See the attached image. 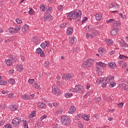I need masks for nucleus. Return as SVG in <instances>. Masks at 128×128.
Listing matches in <instances>:
<instances>
[{
  "label": "nucleus",
  "mask_w": 128,
  "mask_h": 128,
  "mask_svg": "<svg viewBox=\"0 0 128 128\" xmlns=\"http://www.w3.org/2000/svg\"><path fill=\"white\" fill-rule=\"evenodd\" d=\"M82 18V11L78 10H75L74 12H69L67 16L68 20H80Z\"/></svg>",
  "instance_id": "1"
},
{
  "label": "nucleus",
  "mask_w": 128,
  "mask_h": 128,
  "mask_svg": "<svg viewBox=\"0 0 128 128\" xmlns=\"http://www.w3.org/2000/svg\"><path fill=\"white\" fill-rule=\"evenodd\" d=\"M9 58H10L5 60L6 64H7V66H12L13 64H15L17 60L16 56L14 55H9Z\"/></svg>",
  "instance_id": "2"
},
{
  "label": "nucleus",
  "mask_w": 128,
  "mask_h": 128,
  "mask_svg": "<svg viewBox=\"0 0 128 128\" xmlns=\"http://www.w3.org/2000/svg\"><path fill=\"white\" fill-rule=\"evenodd\" d=\"M61 124L63 126H68L70 124V118L67 116H63L60 118Z\"/></svg>",
  "instance_id": "3"
},
{
  "label": "nucleus",
  "mask_w": 128,
  "mask_h": 128,
  "mask_svg": "<svg viewBox=\"0 0 128 128\" xmlns=\"http://www.w3.org/2000/svg\"><path fill=\"white\" fill-rule=\"evenodd\" d=\"M72 92H79V94H82L84 92V88L80 84L76 85L74 88L71 89Z\"/></svg>",
  "instance_id": "4"
},
{
  "label": "nucleus",
  "mask_w": 128,
  "mask_h": 128,
  "mask_svg": "<svg viewBox=\"0 0 128 128\" xmlns=\"http://www.w3.org/2000/svg\"><path fill=\"white\" fill-rule=\"evenodd\" d=\"M20 124H22V118H20V117L14 118L12 122V124L13 126H14V128L20 126Z\"/></svg>",
  "instance_id": "5"
},
{
  "label": "nucleus",
  "mask_w": 128,
  "mask_h": 128,
  "mask_svg": "<svg viewBox=\"0 0 128 128\" xmlns=\"http://www.w3.org/2000/svg\"><path fill=\"white\" fill-rule=\"evenodd\" d=\"M94 64V60L88 59L86 60L82 64V66L84 68H90Z\"/></svg>",
  "instance_id": "6"
},
{
  "label": "nucleus",
  "mask_w": 128,
  "mask_h": 128,
  "mask_svg": "<svg viewBox=\"0 0 128 128\" xmlns=\"http://www.w3.org/2000/svg\"><path fill=\"white\" fill-rule=\"evenodd\" d=\"M52 92L56 96H60V90L58 88H56V86L52 88Z\"/></svg>",
  "instance_id": "7"
},
{
  "label": "nucleus",
  "mask_w": 128,
  "mask_h": 128,
  "mask_svg": "<svg viewBox=\"0 0 128 128\" xmlns=\"http://www.w3.org/2000/svg\"><path fill=\"white\" fill-rule=\"evenodd\" d=\"M73 74H64L62 76V78L64 80H70L73 76Z\"/></svg>",
  "instance_id": "8"
},
{
  "label": "nucleus",
  "mask_w": 128,
  "mask_h": 128,
  "mask_svg": "<svg viewBox=\"0 0 128 128\" xmlns=\"http://www.w3.org/2000/svg\"><path fill=\"white\" fill-rule=\"evenodd\" d=\"M108 68H110L114 70V68H116V63L114 62H110L108 64Z\"/></svg>",
  "instance_id": "9"
},
{
  "label": "nucleus",
  "mask_w": 128,
  "mask_h": 128,
  "mask_svg": "<svg viewBox=\"0 0 128 128\" xmlns=\"http://www.w3.org/2000/svg\"><path fill=\"white\" fill-rule=\"evenodd\" d=\"M33 42H34L36 44H40V38L36 36H34L33 37Z\"/></svg>",
  "instance_id": "10"
},
{
  "label": "nucleus",
  "mask_w": 128,
  "mask_h": 128,
  "mask_svg": "<svg viewBox=\"0 0 128 128\" xmlns=\"http://www.w3.org/2000/svg\"><path fill=\"white\" fill-rule=\"evenodd\" d=\"M114 76H108L106 78V82H114Z\"/></svg>",
  "instance_id": "11"
},
{
  "label": "nucleus",
  "mask_w": 128,
  "mask_h": 128,
  "mask_svg": "<svg viewBox=\"0 0 128 128\" xmlns=\"http://www.w3.org/2000/svg\"><path fill=\"white\" fill-rule=\"evenodd\" d=\"M96 71L99 74H102V72H104V69L102 68H100L98 66L96 67Z\"/></svg>",
  "instance_id": "12"
},
{
  "label": "nucleus",
  "mask_w": 128,
  "mask_h": 128,
  "mask_svg": "<svg viewBox=\"0 0 128 128\" xmlns=\"http://www.w3.org/2000/svg\"><path fill=\"white\" fill-rule=\"evenodd\" d=\"M70 42L71 44H74L76 42V37H70Z\"/></svg>",
  "instance_id": "13"
},
{
  "label": "nucleus",
  "mask_w": 128,
  "mask_h": 128,
  "mask_svg": "<svg viewBox=\"0 0 128 128\" xmlns=\"http://www.w3.org/2000/svg\"><path fill=\"white\" fill-rule=\"evenodd\" d=\"M29 27L30 26L26 25V24H24L22 26V32H28Z\"/></svg>",
  "instance_id": "14"
},
{
  "label": "nucleus",
  "mask_w": 128,
  "mask_h": 128,
  "mask_svg": "<svg viewBox=\"0 0 128 128\" xmlns=\"http://www.w3.org/2000/svg\"><path fill=\"white\" fill-rule=\"evenodd\" d=\"M94 36H96V33H92V34H90L89 33H86V37L88 38H94Z\"/></svg>",
  "instance_id": "15"
},
{
  "label": "nucleus",
  "mask_w": 128,
  "mask_h": 128,
  "mask_svg": "<svg viewBox=\"0 0 128 128\" xmlns=\"http://www.w3.org/2000/svg\"><path fill=\"white\" fill-rule=\"evenodd\" d=\"M76 112V107L74 106H72L69 110V114H72Z\"/></svg>",
  "instance_id": "16"
},
{
  "label": "nucleus",
  "mask_w": 128,
  "mask_h": 128,
  "mask_svg": "<svg viewBox=\"0 0 128 128\" xmlns=\"http://www.w3.org/2000/svg\"><path fill=\"white\" fill-rule=\"evenodd\" d=\"M51 18H52V16L50 14H48L44 16V20H48V22H49V20H50Z\"/></svg>",
  "instance_id": "17"
},
{
  "label": "nucleus",
  "mask_w": 128,
  "mask_h": 128,
  "mask_svg": "<svg viewBox=\"0 0 128 128\" xmlns=\"http://www.w3.org/2000/svg\"><path fill=\"white\" fill-rule=\"evenodd\" d=\"M18 106L13 105L10 107V110L11 112H16V110H18Z\"/></svg>",
  "instance_id": "18"
},
{
  "label": "nucleus",
  "mask_w": 128,
  "mask_h": 128,
  "mask_svg": "<svg viewBox=\"0 0 128 128\" xmlns=\"http://www.w3.org/2000/svg\"><path fill=\"white\" fill-rule=\"evenodd\" d=\"M105 42L108 44H113L114 41L112 39L106 38L105 40Z\"/></svg>",
  "instance_id": "19"
},
{
  "label": "nucleus",
  "mask_w": 128,
  "mask_h": 128,
  "mask_svg": "<svg viewBox=\"0 0 128 128\" xmlns=\"http://www.w3.org/2000/svg\"><path fill=\"white\" fill-rule=\"evenodd\" d=\"M96 64L98 66H102L103 68H106V64L102 62H98Z\"/></svg>",
  "instance_id": "20"
},
{
  "label": "nucleus",
  "mask_w": 128,
  "mask_h": 128,
  "mask_svg": "<svg viewBox=\"0 0 128 128\" xmlns=\"http://www.w3.org/2000/svg\"><path fill=\"white\" fill-rule=\"evenodd\" d=\"M60 75H58L56 76V84H60V82H60Z\"/></svg>",
  "instance_id": "21"
},
{
  "label": "nucleus",
  "mask_w": 128,
  "mask_h": 128,
  "mask_svg": "<svg viewBox=\"0 0 128 128\" xmlns=\"http://www.w3.org/2000/svg\"><path fill=\"white\" fill-rule=\"evenodd\" d=\"M38 106L40 108H46V104L44 102H39Z\"/></svg>",
  "instance_id": "22"
},
{
  "label": "nucleus",
  "mask_w": 128,
  "mask_h": 128,
  "mask_svg": "<svg viewBox=\"0 0 128 128\" xmlns=\"http://www.w3.org/2000/svg\"><path fill=\"white\" fill-rule=\"evenodd\" d=\"M95 16L96 20H102V14H96Z\"/></svg>",
  "instance_id": "23"
},
{
  "label": "nucleus",
  "mask_w": 128,
  "mask_h": 128,
  "mask_svg": "<svg viewBox=\"0 0 128 128\" xmlns=\"http://www.w3.org/2000/svg\"><path fill=\"white\" fill-rule=\"evenodd\" d=\"M22 98L23 100H32V98H30V96L26 95V94H24L22 96Z\"/></svg>",
  "instance_id": "24"
},
{
  "label": "nucleus",
  "mask_w": 128,
  "mask_h": 128,
  "mask_svg": "<svg viewBox=\"0 0 128 128\" xmlns=\"http://www.w3.org/2000/svg\"><path fill=\"white\" fill-rule=\"evenodd\" d=\"M120 24H122L120 23V21H114L113 22L114 26H120Z\"/></svg>",
  "instance_id": "25"
},
{
  "label": "nucleus",
  "mask_w": 128,
  "mask_h": 128,
  "mask_svg": "<svg viewBox=\"0 0 128 128\" xmlns=\"http://www.w3.org/2000/svg\"><path fill=\"white\" fill-rule=\"evenodd\" d=\"M36 111L34 110L32 112V113H31L30 114V116H29V118H34V116H36Z\"/></svg>",
  "instance_id": "26"
},
{
  "label": "nucleus",
  "mask_w": 128,
  "mask_h": 128,
  "mask_svg": "<svg viewBox=\"0 0 128 128\" xmlns=\"http://www.w3.org/2000/svg\"><path fill=\"white\" fill-rule=\"evenodd\" d=\"M66 32H74V28L72 26L68 27L66 30Z\"/></svg>",
  "instance_id": "27"
},
{
  "label": "nucleus",
  "mask_w": 128,
  "mask_h": 128,
  "mask_svg": "<svg viewBox=\"0 0 128 128\" xmlns=\"http://www.w3.org/2000/svg\"><path fill=\"white\" fill-rule=\"evenodd\" d=\"M72 93L66 92L65 94V98H72Z\"/></svg>",
  "instance_id": "28"
},
{
  "label": "nucleus",
  "mask_w": 128,
  "mask_h": 128,
  "mask_svg": "<svg viewBox=\"0 0 128 128\" xmlns=\"http://www.w3.org/2000/svg\"><path fill=\"white\" fill-rule=\"evenodd\" d=\"M56 114H62V109L58 108L56 112Z\"/></svg>",
  "instance_id": "29"
},
{
  "label": "nucleus",
  "mask_w": 128,
  "mask_h": 128,
  "mask_svg": "<svg viewBox=\"0 0 128 128\" xmlns=\"http://www.w3.org/2000/svg\"><path fill=\"white\" fill-rule=\"evenodd\" d=\"M104 82V79L102 78H98L96 80V82L98 84H100V82Z\"/></svg>",
  "instance_id": "30"
},
{
  "label": "nucleus",
  "mask_w": 128,
  "mask_h": 128,
  "mask_svg": "<svg viewBox=\"0 0 128 128\" xmlns=\"http://www.w3.org/2000/svg\"><path fill=\"white\" fill-rule=\"evenodd\" d=\"M120 42L122 44V46H124V48H128V43H125L124 40H121L120 41Z\"/></svg>",
  "instance_id": "31"
},
{
  "label": "nucleus",
  "mask_w": 128,
  "mask_h": 128,
  "mask_svg": "<svg viewBox=\"0 0 128 128\" xmlns=\"http://www.w3.org/2000/svg\"><path fill=\"white\" fill-rule=\"evenodd\" d=\"M82 118L84 120H86L87 122H88L90 120V117L88 116V114H84V116H82Z\"/></svg>",
  "instance_id": "32"
},
{
  "label": "nucleus",
  "mask_w": 128,
  "mask_h": 128,
  "mask_svg": "<svg viewBox=\"0 0 128 128\" xmlns=\"http://www.w3.org/2000/svg\"><path fill=\"white\" fill-rule=\"evenodd\" d=\"M23 124H24V128H28V125L27 120H22Z\"/></svg>",
  "instance_id": "33"
},
{
  "label": "nucleus",
  "mask_w": 128,
  "mask_h": 128,
  "mask_svg": "<svg viewBox=\"0 0 128 128\" xmlns=\"http://www.w3.org/2000/svg\"><path fill=\"white\" fill-rule=\"evenodd\" d=\"M8 84L6 80H1L0 81V86H6Z\"/></svg>",
  "instance_id": "34"
},
{
  "label": "nucleus",
  "mask_w": 128,
  "mask_h": 128,
  "mask_svg": "<svg viewBox=\"0 0 128 128\" xmlns=\"http://www.w3.org/2000/svg\"><path fill=\"white\" fill-rule=\"evenodd\" d=\"M40 10L41 12H45L46 7H44V4H42L40 5Z\"/></svg>",
  "instance_id": "35"
},
{
  "label": "nucleus",
  "mask_w": 128,
  "mask_h": 128,
  "mask_svg": "<svg viewBox=\"0 0 128 128\" xmlns=\"http://www.w3.org/2000/svg\"><path fill=\"white\" fill-rule=\"evenodd\" d=\"M34 86L35 88H36V90H40V86L36 82L34 83Z\"/></svg>",
  "instance_id": "36"
},
{
  "label": "nucleus",
  "mask_w": 128,
  "mask_h": 128,
  "mask_svg": "<svg viewBox=\"0 0 128 128\" xmlns=\"http://www.w3.org/2000/svg\"><path fill=\"white\" fill-rule=\"evenodd\" d=\"M28 14L32 16V14H34V10L32 8H30V10L28 12Z\"/></svg>",
  "instance_id": "37"
},
{
  "label": "nucleus",
  "mask_w": 128,
  "mask_h": 128,
  "mask_svg": "<svg viewBox=\"0 0 128 128\" xmlns=\"http://www.w3.org/2000/svg\"><path fill=\"white\" fill-rule=\"evenodd\" d=\"M119 58H120L121 60H126V58H128V57L126 56H125L124 54L120 55Z\"/></svg>",
  "instance_id": "38"
},
{
  "label": "nucleus",
  "mask_w": 128,
  "mask_h": 128,
  "mask_svg": "<svg viewBox=\"0 0 128 128\" xmlns=\"http://www.w3.org/2000/svg\"><path fill=\"white\" fill-rule=\"evenodd\" d=\"M7 32H16V29H14V28H10L7 30Z\"/></svg>",
  "instance_id": "39"
},
{
  "label": "nucleus",
  "mask_w": 128,
  "mask_h": 128,
  "mask_svg": "<svg viewBox=\"0 0 128 128\" xmlns=\"http://www.w3.org/2000/svg\"><path fill=\"white\" fill-rule=\"evenodd\" d=\"M8 82H10V84H14L16 83L14 82V78H12L10 79V80H8Z\"/></svg>",
  "instance_id": "40"
},
{
  "label": "nucleus",
  "mask_w": 128,
  "mask_h": 128,
  "mask_svg": "<svg viewBox=\"0 0 128 128\" xmlns=\"http://www.w3.org/2000/svg\"><path fill=\"white\" fill-rule=\"evenodd\" d=\"M95 102H97L98 104H100V98L98 97L94 98V100Z\"/></svg>",
  "instance_id": "41"
},
{
  "label": "nucleus",
  "mask_w": 128,
  "mask_h": 128,
  "mask_svg": "<svg viewBox=\"0 0 128 128\" xmlns=\"http://www.w3.org/2000/svg\"><path fill=\"white\" fill-rule=\"evenodd\" d=\"M120 32V30H118V28H114L111 31H110V32Z\"/></svg>",
  "instance_id": "42"
},
{
  "label": "nucleus",
  "mask_w": 128,
  "mask_h": 128,
  "mask_svg": "<svg viewBox=\"0 0 128 128\" xmlns=\"http://www.w3.org/2000/svg\"><path fill=\"white\" fill-rule=\"evenodd\" d=\"M36 54H42V48H38L36 50Z\"/></svg>",
  "instance_id": "43"
},
{
  "label": "nucleus",
  "mask_w": 128,
  "mask_h": 128,
  "mask_svg": "<svg viewBox=\"0 0 128 128\" xmlns=\"http://www.w3.org/2000/svg\"><path fill=\"white\" fill-rule=\"evenodd\" d=\"M46 118H48V115L44 114L40 118V120L42 121Z\"/></svg>",
  "instance_id": "44"
},
{
  "label": "nucleus",
  "mask_w": 128,
  "mask_h": 128,
  "mask_svg": "<svg viewBox=\"0 0 128 128\" xmlns=\"http://www.w3.org/2000/svg\"><path fill=\"white\" fill-rule=\"evenodd\" d=\"M109 8H116V5H114L112 3L109 4Z\"/></svg>",
  "instance_id": "45"
},
{
  "label": "nucleus",
  "mask_w": 128,
  "mask_h": 128,
  "mask_svg": "<svg viewBox=\"0 0 128 128\" xmlns=\"http://www.w3.org/2000/svg\"><path fill=\"white\" fill-rule=\"evenodd\" d=\"M66 26V22H64L60 24L61 28H64Z\"/></svg>",
  "instance_id": "46"
},
{
  "label": "nucleus",
  "mask_w": 128,
  "mask_h": 128,
  "mask_svg": "<svg viewBox=\"0 0 128 128\" xmlns=\"http://www.w3.org/2000/svg\"><path fill=\"white\" fill-rule=\"evenodd\" d=\"M40 46L42 48H46V43L44 42H42L40 44Z\"/></svg>",
  "instance_id": "47"
},
{
  "label": "nucleus",
  "mask_w": 128,
  "mask_h": 128,
  "mask_svg": "<svg viewBox=\"0 0 128 128\" xmlns=\"http://www.w3.org/2000/svg\"><path fill=\"white\" fill-rule=\"evenodd\" d=\"M122 86L124 88V90H128V85H126V84H122Z\"/></svg>",
  "instance_id": "48"
},
{
  "label": "nucleus",
  "mask_w": 128,
  "mask_h": 128,
  "mask_svg": "<svg viewBox=\"0 0 128 128\" xmlns=\"http://www.w3.org/2000/svg\"><path fill=\"white\" fill-rule=\"evenodd\" d=\"M3 128H12V127L10 126V124H8L4 125Z\"/></svg>",
  "instance_id": "49"
},
{
  "label": "nucleus",
  "mask_w": 128,
  "mask_h": 128,
  "mask_svg": "<svg viewBox=\"0 0 128 128\" xmlns=\"http://www.w3.org/2000/svg\"><path fill=\"white\" fill-rule=\"evenodd\" d=\"M78 126L80 128H84V126L82 125V122H79L78 124Z\"/></svg>",
  "instance_id": "50"
},
{
  "label": "nucleus",
  "mask_w": 128,
  "mask_h": 128,
  "mask_svg": "<svg viewBox=\"0 0 128 128\" xmlns=\"http://www.w3.org/2000/svg\"><path fill=\"white\" fill-rule=\"evenodd\" d=\"M17 69H18V70H19V72L22 71V66L20 65V66H18Z\"/></svg>",
  "instance_id": "51"
},
{
  "label": "nucleus",
  "mask_w": 128,
  "mask_h": 128,
  "mask_svg": "<svg viewBox=\"0 0 128 128\" xmlns=\"http://www.w3.org/2000/svg\"><path fill=\"white\" fill-rule=\"evenodd\" d=\"M58 10H64V7L62 6V5H60L58 8Z\"/></svg>",
  "instance_id": "52"
},
{
  "label": "nucleus",
  "mask_w": 128,
  "mask_h": 128,
  "mask_svg": "<svg viewBox=\"0 0 128 128\" xmlns=\"http://www.w3.org/2000/svg\"><path fill=\"white\" fill-rule=\"evenodd\" d=\"M52 8L49 7L47 10V12L50 14V12H52Z\"/></svg>",
  "instance_id": "53"
},
{
  "label": "nucleus",
  "mask_w": 128,
  "mask_h": 128,
  "mask_svg": "<svg viewBox=\"0 0 128 128\" xmlns=\"http://www.w3.org/2000/svg\"><path fill=\"white\" fill-rule=\"evenodd\" d=\"M44 66L46 68H48L50 66V62L48 61H46L44 62Z\"/></svg>",
  "instance_id": "54"
},
{
  "label": "nucleus",
  "mask_w": 128,
  "mask_h": 128,
  "mask_svg": "<svg viewBox=\"0 0 128 128\" xmlns=\"http://www.w3.org/2000/svg\"><path fill=\"white\" fill-rule=\"evenodd\" d=\"M29 84H34V79H29L28 80Z\"/></svg>",
  "instance_id": "55"
},
{
  "label": "nucleus",
  "mask_w": 128,
  "mask_h": 128,
  "mask_svg": "<svg viewBox=\"0 0 128 128\" xmlns=\"http://www.w3.org/2000/svg\"><path fill=\"white\" fill-rule=\"evenodd\" d=\"M53 106H55V108H58V106H60V104L58 102H53Z\"/></svg>",
  "instance_id": "56"
},
{
  "label": "nucleus",
  "mask_w": 128,
  "mask_h": 128,
  "mask_svg": "<svg viewBox=\"0 0 128 128\" xmlns=\"http://www.w3.org/2000/svg\"><path fill=\"white\" fill-rule=\"evenodd\" d=\"M16 22L17 24H22V20H20V18H16Z\"/></svg>",
  "instance_id": "57"
},
{
  "label": "nucleus",
  "mask_w": 128,
  "mask_h": 128,
  "mask_svg": "<svg viewBox=\"0 0 128 128\" xmlns=\"http://www.w3.org/2000/svg\"><path fill=\"white\" fill-rule=\"evenodd\" d=\"M88 17H84V18H83L82 20V24H84V22H86V21L88 20Z\"/></svg>",
  "instance_id": "58"
},
{
  "label": "nucleus",
  "mask_w": 128,
  "mask_h": 128,
  "mask_svg": "<svg viewBox=\"0 0 128 128\" xmlns=\"http://www.w3.org/2000/svg\"><path fill=\"white\" fill-rule=\"evenodd\" d=\"M14 30L16 32H20V26H16Z\"/></svg>",
  "instance_id": "59"
},
{
  "label": "nucleus",
  "mask_w": 128,
  "mask_h": 128,
  "mask_svg": "<svg viewBox=\"0 0 128 128\" xmlns=\"http://www.w3.org/2000/svg\"><path fill=\"white\" fill-rule=\"evenodd\" d=\"M45 44H46V46H50V42L46 41Z\"/></svg>",
  "instance_id": "60"
},
{
  "label": "nucleus",
  "mask_w": 128,
  "mask_h": 128,
  "mask_svg": "<svg viewBox=\"0 0 128 128\" xmlns=\"http://www.w3.org/2000/svg\"><path fill=\"white\" fill-rule=\"evenodd\" d=\"M8 98H14V94H12V93L9 94H8Z\"/></svg>",
  "instance_id": "61"
},
{
  "label": "nucleus",
  "mask_w": 128,
  "mask_h": 128,
  "mask_svg": "<svg viewBox=\"0 0 128 128\" xmlns=\"http://www.w3.org/2000/svg\"><path fill=\"white\" fill-rule=\"evenodd\" d=\"M40 56L41 57V58H44L45 56H46V54H44V52H41V53H40Z\"/></svg>",
  "instance_id": "62"
},
{
  "label": "nucleus",
  "mask_w": 128,
  "mask_h": 128,
  "mask_svg": "<svg viewBox=\"0 0 128 128\" xmlns=\"http://www.w3.org/2000/svg\"><path fill=\"white\" fill-rule=\"evenodd\" d=\"M122 106H124V102H120L118 104V106L119 108H122Z\"/></svg>",
  "instance_id": "63"
},
{
  "label": "nucleus",
  "mask_w": 128,
  "mask_h": 128,
  "mask_svg": "<svg viewBox=\"0 0 128 128\" xmlns=\"http://www.w3.org/2000/svg\"><path fill=\"white\" fill-rule=\"evenodd\" d=\"M78 48H74V50H73V52H78Z\"/></svg>",
  "instance_id": "64"
}]
</instances>
